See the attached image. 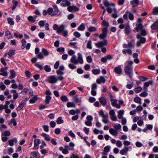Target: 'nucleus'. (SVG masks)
Returning <instances> with one entry per match:
<instances>
[{
  "mask_svg": "<svg viewBox=\"0 0 158 158\" xmlns=\"http://www.w3.org/2000/svg\"><path fill=\"white\" fill-rule=\"evenodd\" d=\"M44 130L46 132H48L49 131V127L48 126L46 125H44L43 126Z\"/></svg>",
  "mask_w": 158,
  "mask_h": 158,
  "instance_id": "obj_60",
  "label": "nucleus"
},
{
  "mask_svg": "<svg viewBox=\"0 0 158 158\" xmlns=\"http://www.w3.org/2000/svg\"><path fill=\"white\" fill-rule=\"evenodd\" d=\"M133 69L132 67L129 66H126L124 68V70L125 74L128 76L130 78L132 77L133 75Z\"/></svg>",
  "mask_w": 158,
  "mask_h": 158,
  "instance_id": "obj_2",
  "label": "nucleus"
},
{
  "mask_svg": "<svg viewBox=\"0 0 158 158\" xmlns=\"http://www.w3.org/2000/svg\"><path fill=\"white\" fill-rule=\"evenodd\" d=\"M92 72L94 74L96 75L100 73V70L99 69H93L92 70Z\"/></svg>",
  "mask_w": 158,
  "mask_h": 158,
  "instance_id": "obj_26",
  "label": "nucleus"
},
{
  "mask_svg": "<svg viewBox=\"0 0 158 158\" xmlns=\"http://www.w3.org/2000/svg\"><path fill=\"white\" fill-rule=\"evenodd\" d=\"M110 146H106L104 148V152H108L110 151Z\"/></svg>",
  "mask_w": 158,
  "mask_h": 158,
  "instance_id": "obj_58",
  "label": "nucleus"
},
{
  "mask_svg": "<svg viewBox=\"0 0 158 158\" xmlns=\"http://www.w3.org/2000/svg\"><path fill=\"white\" fill-rule=\"evenodd\" d=\"M65 3L61 2L60 5L61 6L63 7H66L69 6L70 5V2L69 1H64Z\"/></svg>",
  "mask_w": 158,
  "mask_h": 158,
  "instance_id": "obj_24",
  "label": "nucleus"
},
{
  "mask_svg": "<svg viewBox=\"0 0 158 158\" xmlns=\"http://www.w3.org/2000/svg\"><path fill=\"white\" fill-rule=\"evenodd\" d=\"M102 25L104 26L105 27L102 28H106V30H108V28L109 26V24L108 22H106L105 20H103L102 23Z\"/></svg>",
  "mask_w": 158,
  "mask_h": 158,
  "instance_id": "obj_19",
  "label": "nucleus"
},
{
  "mask_svg": "<svg viewBox=\"0 0 158 158\" xmlns=\"http://www.w3.org/2000/svg\"><path fill=\"white\" fill-rule=\"evenodd\" d=\"M10 78L11 79H13L15 77L16 74L14 70L13 69H11L10 70Z\"/></svg>",
  "mask_w": 158,
  "mask_h": 158,
  "instance_id": "obj_27",
  "label": "nucleus"
},
{
  "mask_svg": "<svg viewBox=\"0 0 158 158\" xmlns=\"http://www.w3.org/2000/svg\"><path fill=\"white\" fill-rule=\"evenodd\" d=\"M128 151V148L125 147L123 149L121 150L120 151V153L122 155H124L126 152Z\"/></svg>",
  "mask_w": 158,
  "mask_h": 158,
  "instance_id": "obj_21",
  "label": "nucleus"
},
{
  "mask_svg": "<svg viewBox=\"0 0 158 158\" xmlns=\"http://www.w3.org/2000/svg\"><path fill=\"white\" fill-rule=\"evenodd\" d=\"M114 127L115 130H117L118 131L121 128V126L120 124L118 123L115 124L114 126Z\"/></svg>",
  "mask_w": 158,
  "mask_h": 158,
  "instance_id": "obj_40",
  "label": "nucleus"
},
{
  "mask_svg": "<svg viewBox=\"0 0 158 158\" xmlns=\"http://www.w3.org/2000/svg\"><path fill=\"white\" fill-rule=\"evenodd\" d=\"M37 99V96H35L32 98L30 99L29 101L31 103H34Z\"/></svg>",
  "mask_w": 158,
  "mask_h": 158,
  "instance_id": "obj_32",
  "label": "nucleus"
},
{
  "mask_svg": "<svg viewBox=\"0 0 158 158\" xmlns=\"http://www.w3.org/2000/svg\"><path fill=\"white\" fill-rule=\"evenodd\" d=\"M142 90V88L140 86H139L135 88L134 89L135 92L136 93H138Z\"/></svg>",
  "mask_w": 158,
  "mask_h": 158,
  "instance_id": "obj_43",
  "label": "nucleus"
},
{
  "mask_svg": "<svg viewBox=\"0 0 158 158\" xmlns=\"http://www.w3.org/2000/svg\"><path fill=\"white\" fill-rule=\"evenodd\" d=\"M148 93L145 91H143L142 92L139 94L140 96L143 97H145L146 96H148Z\"/></svg>",
  "mask_w": 158,
  "mask_h": 158,
  "instance_id": "obj_54",
  "label": "nucleus"
},
{
  "mask_svg": "<svg viewBox=\"0 0 158 158\" xmlns=\"http://www.w3.org/2000/svg\"><path fill=\"white\" fill-rule=\"evenodd\" d=\"M152 14L154 15H158V7H155L153 9Z\"/></svg>",
  "mask_w": 158,
  "mask_h": 158,
  "instance_id": "obj_34",
  "label": "nucleus"
},
{
  "mask_svg": "<svg viewBox=\"0 0 158 158\" xmlns=\"http://www.w3.org/2000/svg\"><path fill=\"white\" fill-rule=\"evenodd\" d=\"M77 72L78 74H81L83 73L84 71L81 68H79L77 69Z\"/></svg>",
  "mask_w": 158,
  "mask_h": 158,
  "instance_id": "obj_62",
  "label": "nucleus"
},
{
  "mask_svg": "<svg viewBox=\"0 0 158 158\" xmlns=\"http://www.w3.org/2000/svg\"><path fill=\"white\" fill-rule=\"evenodd\" d=\"M85 29V27L84 23L81 24L77 28V30L79 31H83Z\"/></svg>",
  "mask_w": 158,
  "mask_h": 158,
  "instance_id": "obj_28",
  "label": "nucleus"
},
{
  "mask_svg": "<svg viewBox=\"0 0 158 158\" xmlns=\"http://www.w3.org/2000/svg\"><path fill=\"white\" fill-rule=\"evenodd\" d=\"M102 32L98 35V37L100 39L104 40L107 36L108 30L106 28H102Z\"/></svg>",
  "mask_w": 158,
  "mask_h": 158,
  "instance_id": "obj_5",
  "label": "nucleus"
},
{
  "mask_svg": "<svg viewBox=\"0 0 158 158\" xmlns=\"http://www.w3.org/2000/svg\"><path fill=\"white\" fill-rule=\"evenodd\" d=\"M73 35L77 38H79L81 36L80 34L78 31H75L73 33Z\"/></svg>",
  "mask_w": 158,
  "mask_h": 158,
  "instance_id": "obj_57",
  "label": "nucleus"
},
{
  "mask_svg": "<svg viewBox=\"0 0 158 158\" xmlns=\"http://www.w3.org/2000/svg\"><path fill=\"white\" fill-rule=\"evenodd\" d=\"M46 81L50 83L54 84L57 82V79L56 77L55 76L51 75L48 77Z\"/></svg>",
  "mask_w": 158,
  "mask_h": 158,
  "instance_id": "obj_4",
  "label": "nucleus"
},
{
  "mask_svg": "<svg viewBox=\"0 0 158 158\" xmlns=\"http://www.w3.org/2000/svg\"><path fill=\"white\" fill-rule=\"evenodd\" d=\"M99 114L100 116H102L104 118H106L108 116V113H107L106 114H105L103 110H101L99 111Z\"/></svg>",
  "mask_w": 158,
  "mask_h": 158,
  "instance_id": "obj_30",
  "label": "nucleus"
},
{
  "mask_svg": "<svg viewBox=\"0 0 158 158\" xmlns=\"http://www.w3.org/2000/svg\"><path fill=\"white\" fill-rule=\"evenodd\" d=\"M110 102H111V105L114 107H115V106L117 104V100L116 99H111L110 100Z\"/></svg>",
  "mask_w": 158,
  "mask_h": 158,
  "instance_id": "obj_37",
  "label": "nucleus"
},
{
  "mask_svg": "<svg viewBox=\"0 0 158 158\" xmlns=\"http://www.w3.org/2000/svg\"><path fill=\"white\" fill-rule=\"evenodd\" d=\"M148 34V32L145 30L143 29L141 30V35L142 36H146Z\"/></svg>",
  "mask_w": 158,
  "mask_h": 158,
  "instance_id": "obj_45",
  "label": "nucleus"
},
{
  "mask_svg": "<svg viewBox=\"0 0 158 158\" xmlns=\"http://www.w3.org/2000/svg\"><path fill=\"white\" fill-rule=\"evenodd\" d=\"M153 83V81L152 80H150L148 82H145L144 84L143 89H147L150 85H152Z\"/></svg>",
  "mask_w": 158,
  "mask_h": 158,
  "instance_id": "obj_15",
  "label": "nucleus"
},
{
  "mask_svg": "<svg viewBox=\"0 0 158 158\" xmlns=\"http://www.w3.org/2000/svg\"><path fill=\"white\" fill-rule=\"evenodd\" d=\"M92 41L91 40H89L88 41L86 47L87 48L89 49H91L92 47L91 46Z\"/></svg>",
  "mask_w": 158,
  "mask_h": 158,
  "instance_id": "obj_44",
  "label": "nucleus"
},
{
  "mask_svg": "<svg viewBox=\"0 0 158 158\" xmlns=\"http://www.w3.org/2000/svg\"><path fill=\"white\" fill-rule=\"evenodd\" d=\"M69 67L71 69H74L76 68V67L74 64H69L68 65Z\"/></svg>",
  "mask_w": 158,
  "mask_h": 158,
  "instance_id": "obj_61",
  "label": "nucleus"
},
{
  "mask_svg": "<svg viewBox=\"0 0 158 158\" xmlns=\"http://www.w3.org/2000/svg\"><path fill=\"white\" fill-rule=\"evenodd\" d=\"M42 136L44 138V139L47 141H50L51 140V137L49 135L45 133H43L42 134Z\"/></svg>",
  "mask_w": 158,
  "mask_h": 158,
  "instance_id": "obj_17",
  "label": "nucleus"
},
{
  "mask_svg": "<svg viewBox=\"0 0 158 158\" xmlns=\"http://www.w3.org/2000/svg\"><path fill=\"white\" fill-rule=\"evenodd\" d=\"M47 12L48 14L51 15L52 16V15L53 13V9L51 7L48 8L47 10Z\"/></svg>",
  "mask_w": 158,
  "mask_h": 158,
  "instance_id": "obj_47",
  "label": "nucleus"
},
{
  "mask_svg": "<svg viewBox=\"0 0 158 158\" xmlns=\"http://www.w3.org/2000/svg\"><path fill=\"white\" fill-rule=\"evenodd\" d=\"M78 56L77 58V61L78 62H79L80 64H82L83 62V61L82 59V55L80 53H78L77 54Z\"/></svg>",
  "mask_w": 158,
  "mask_h": 158,
  "instance_id": "obj_20",
  "label": "nucleus"
},
{
  "mask_svg": "<svg viewBox=\"0 0 158 158\" xmlns=\"http://www.w3.org/2000/svg\"><path fill=\"white\" fill-rule=\"evenodd\" d=\"M114 71L116 74H120L122 72V69L118 66L116 67L114 69Z\"/></svg>",
  "mask_w": 158,
  "mask_h": 158,
  "instance_id": "obj_14",
  "label": "nucleus"
},
{
  "mask_svg": "<svg viewBox=\"0 0 158 158\" xmlns=\"http://www.w3.org/2000/svg\"><path fill=\"white\" fill-rule=\"evenodd\" d=\"M116 145L118 147L120 148L122 146V143L121 141L118 140L116 143Z\"/></svg>",
  "mask_w": 158,
  "mask_h": 158,
  "instance_id": "obj_59",
  "label": "nucleus"
},
{
  "mask_svg": "<svg viewBox=\"0 0 158 158\" xmlns=\"http://www.w3.org/2000/svg\"><path fill=\"white\" fill-rule=\"evenodd\" d=\"M126 13L128 14L129 19L131 20H133L134 19V16L132 13L130 11H127L126 12Z\"/></svg>",
  "mask_w": 158,
  "mask_h": 158,
  "instance_id": "obj_23",
  "label": "nucleus"
},
{
  "mask_svg": "<svg viewBox=\"0 0 158 158\" xmlns=\"http://www.w3.org/2000/svg\"><path fill=\"white\" fill-rule=\"evenodd\" d=\"M14 142L15 143L17 142V140L16 138H14L13 139L9 140L8 141V143L9 145L11 146H12L14 145Z\"/></svg>",
  "mask_w": 158,
  "mask_h": 158,
  "instance_id": "obj_13",
  "label": "nucleus"
},
{
  "mask_svg": "<svg viewBox=\"0 0 158 158\" xmlns=\"http://www.w3.org/2000/svg\"><path fill=\"white\" fill-rule=\"evenodd\" d=\"M141 98L138 97L135 98L134 99V102L137 103H139L140 104H141Z\"/></svg>",
  "mask_w": 158,
  "mask_h": 158,
  "instance_id": "obj_29",
  "label": "nucleus"
},
{
  "mask_svg": "<svg viewBox=\"0 0 158 158\" xmlns=\"http://www.w3.org/2000/svg\"><path fill=\"white\" fill-rule=\"evenodd\" d=\"M66 105L68 107H74L75 106V105L74 103L70 102H68Z\"/></svg>",
  "mask_w": 158,
  "mask_h": 158,
  "instance_id": "obj_39",
  "label": "nucleus"
},
{
  "mask_svg": "<svg viewBox=\"0 0 158 158\" xmlns=\"http://www.w3.org/2000/svg\"><path fill=\"white\" fill-rule=\"evenodd\" d=\"M104 5L107 7L110 6V3L107 0H104L103 2Z\"/></svg>",
  "mask_w": 158,
  "mask_h": 158,
  "instance_id": "obj_49",
  "label": "nucleus"
},
{
  "mask_svg": "<svg viewBox=\"0 0 158 158\" xmlns=\"http://www.w3.org/2000/svg\"><path fill=\"white\" fill-rule=\"evenodd\" d=\"M53 7L54 10H53V13L52 15V16H54L58 15L59 11V9L56 5H53Z\"/></svg>",
  "mask_w": 158,
  "mask_h": 158,
  "instance_id": "obj_10",
  "label": "nucleus"
},
{
  "mask_svg": "<svg viewBox=\"0 0 158 158\" xmlns=\"http://www.w3.org/2000/svg\"><path fill=\"white\" fill-rule=\"evenodd\" d=\"M64 26L63 24L60 25L58 27L57 32L58 33H62L64 30Z\"/></svg>",
  "mask_w": 158,
  "mask_h": 158,
  "instance_id": "obj_16",
  "label": "nucleus"
},
{
  "mask_svg": "<svg viewBox=\"0 0 158 158\" xmlns=\"http://www.w3.org/2000/svg\"><path fill=\"white\" fill-rule=\"evenodd\" d=\"M10 123H12L14 126H15L17 125V123L15 118H13L10 120Z\"/></svg>",
  "mask_w": 158,
  "mask_h": 158,
  "instance_id": "obj_56",
  "label": "nucleus"
},
{
  "mask_svg": "<svg viewBox=\"0 0 158 158\" xmlns=\"http://www.w3.org/2000/svg\"><path fill=\"white\" fill-rule=\"evenodd\" d=\"M131 5L135 4L137 6L139 4V0H132L130 2Z\"/></svg>",
  "mask_w": 158,
  "mask_h": 158,
  "instance_id": "obj_41",
  "label": "nucleus"
},
{
  "mask_svg": "<svg viewBox=\"0 0 158 158\" xmlns=\"http://www.w3.org/2000/svg\"><path fill=\"white\" fill-rule=\"evenodd\" d=\"M15 49L10 50L8 52V56L10 57H11L12 55L15 54Z\"/></svg>",
  "mask_w": 158,
  "mask_h": 158,
  "instance_id": "obj_42",
  "label": "nucleus"
},
{
  "mask_svg": "<svg viewBox=\"0 0 158 158\" xmlns=\"http://www.w3.org/2000/svg\"><path fill=\"white\" fill-rule=\"evenodd\" d=\"M151 28L152 30L158 28V19H156V21L152 25Z\"/></svg>",
  "mask_w": 158,
  "mask_h": 158,
  "instance_id": "obj_12",
  "label": "nucleus"
},
{
  "mask_svg": "<svg viewBox=\"0 0 158 158\" xmlns=\"http://www.w3.org/2000/svg\"><path fill=\"white\" fill-rule=\"evenodd\" d=\"M60 99L63 102H66L68 101V99L67 97V96L65 95H64L62 96L60 98Z\"/></svg>",
  "mask_w": 158,
  "mask_h": 158,
  "instance_id": "obj_35",
  "label": "nucleus"
},
{
  "mask_svg": "<svg viewBox=\"0 0 158 158\" xmlns=\"http://www.w3.org/2000/svg\"><path fill=\"white\" fill-rule=\"evenodd\" d=\"M136 28H138L140 31L143 29V26L141 23H139L136 24Z\"/></svg>",
  "mask_w": 158,
  "mask_h": 158,
  "instance_id": "obj_36",
  "label": "nucleus"
},
{
  "mask_svg": "<svg viewBox=\"0 0 158 158\" xmlns=\"http://www.w3.org/2000/svg\"><path fill=\"white\" fill-rule=\"evenodd\" d=\"M96 82L98 84H100L102 83H104L106 81V79L102 76H100L99 78L96 80Z\"/></svg>",
  "mask_w": 158,
  "mask_h": 158,
  "instance_id": "obj_7",
  "label": "nucleus"
},
{
  "mask_svg": "<svg viewBox=\"0 0 158 158\" xmlns=\"http://www.w3.org/2000/svg\"><path fill=\"white\" fill-rule=\"evenodd\" d=\"M96 28L94 27L91 26L89 27L88 30L90 32L95 31L96 30Z\"/></svg>",
  "mask_w": 158,
  "mask_h": 158,
  "instance_id": "obj_50",
  "label": "nucleus"
},
{
  "mask_svg": "<svg viewBox=\"0 0 158 158\" xmlns=\"http://www.w3.org/2000/svg\"><path fill=\"white\" fill-rule=\"evenodd\" d=\"M34 149H36L38 148L39 144L41 142L40 140L38 139H35L34 140Z\"/></svg>",
  "mask_w": 158,
  "mask_h": 158,
  "instance_id": "obj_6",
  "label": "nucleus"
},
{
  "mask_svg": "<svg viewBox=\"0 0 158 158\" xmlns=\"http://www.w3.org/2000/svg\"><path fill=\"white\" fill-rule=\"evenodd\" d=\"M45 98L46 99L45 100V102L46 104H49L50 101L51 99L52 98L50 96H46Z\"/></svg>",
  "mask_w": 158,
  "mask_h": 158,
  "instance_id": "obj_33",
  "label": "nucleus"
},
{
  "mask_svg": "<svg viewBox=\"0 0 158 158\" xmlns=\"http://www.w3.org/2000/svg\"><path fill=\"white\" fill-rule=\"evenodd\" d=\"M139 79L142 81H144L147 80L148 79V78L140 76L139 77Z\"/></svg>",
  "mask_w": 158,
  "mask_h": 158,
  "instance_id": "obj_46",
  "label": "nucleus"
},
{
  "mask_svg": "<svg viewBox=\"0 0 158 158\" xmlns=\"http://www.w3.org/2000/svg\"><path fill=\"white\" fill-rule=\"evenodd\" d=\"M108 44V41L106 39H104L103 41H100L98 43H96L95 44L97 48L102 47L106 46Z\"/></svg>",
  "mask_w": 158,
  "mask_h": 158,
  "instance_id": "obj_3",
  "label": "nucleus"
},
{
  "mask_svg": "<svg viewBox=\"0 0 158 158\" xmlns=\"http://www.w3.org/2000/svg\"><path fill=\"white\" fill-rule=\"evenodd\" d=\"M7 20L8 23L11 25H14L15 22L13 20V19L12 18H8L7 19Z\"/></svg>",
  "mask_w": 158,
  "mask_h": 158,
  "instance_id": "obj_31",
  "label": "nucleus"
},
{
  "mask_svg": "<svg viewBox=\"0 0 158 158\" xmlns=\"http://www.w3.org/2000/svg\"><path fill=\"white\" fill-rule=\"evenodd\" d=\"M86 59L87 62L88 63H90L92 61V59L90 56H88L86 58Z\"/></svg>",
  "mask_w": 158,
  "mask_h": 158,
  "instance_id": "obj_55",
  "label": "nucleus"
},
{
  "mask_svg": "<svg viewBox=\"0 0 158 158\" xmlns=\"http://www.w3.org/2000/svg\"><path fill=\"white\" fill-rule=\"evenodd\" d=\"M99 101L100 103L103 106L106 105L107 103L106 99L105 98L102 97L99 98Z\"/></svg>",
  "mask_w": 158,
  "mask_h": 158,
  "instance_id": "obj_9",
  "label": "nucleus"
},
{
  "mask_svg": "<svg viewBox=\"0 0 158 158\" xmlns=\"http://www.w3.org/2000/svg\"><path fill=\"white\" fill-rule=\"evenodd\" d=\"M28 20L31 23H34L35 22V19L31 16H30L28 17Z\"/></svg>",
  "mask_w": 158,
  "mask_h": 158,
  "instance_id": "obj_52",
  "label": "nucleus"
},
{
  "mask_svg": "<svg viewBox=\"0 0 158 158\" xmlns=\"http://www.w3.org/2000/svg\"><path fill=\"white\" fill-rule=\"evenodd\" d=\"M114 13L112 14L111 16L114 18H116L118 16L117 15L116 10V9H114Z\"/></svg>",
  "mask_w": 158,
  "mask_h": 158,
  "instance_id": "obj_53",
  "label": "nucleus"
},
{
  "mask_svg": "<svg viewBox=\"0 0 158 158\" xmlns=\"http://www.w3.org/2000/svg\"><path fill=\"white\" fill-rule=\"evenodd\" d=\"M56 122L58 124H60L63 123L64 121L62 118L61 116L59 117L57 119Z\"/></svg>",
  "mask_w": 158,
  "mask_h": 158,
  "instance_id": "obj_38",
  "label": "nucleus"
},
{
  "mask_svg": "<svg viewBox=\"0 0 158 158\" xmlns=\"http://www.w3.org/2000/svg\"><path fill=\"white\" fill-rule=\"evenodd\" d=\"M42 51L44 56H47L49 55L48 51L44 48H43L42 49Z\"/></svg>",
  "mask_w": 158,
  "mask_h": 158,
  "instance_id": "obj_48",
  "label": "nucleus"
},
{
  "mask_svg": "<svg viewBox=\"0 0 158 158\" xmlns=\"http://www.w3.org/2000/svg\"><path fill=\"white\" fill-rule=\"evenodd\" d=\"M69 158H79V157L77 154L73 153Z\"/></svg>",
  "mask_w": 158,
  "mask_h": 158,
  "instance_id": "obj_64",
  "label": "nucleus"
},
{
  "mask_svg": "<svg viewBox=\"0 0 158 158\" xmlns=\"http://www.w3.org/2000/svg\"><path fill=\"white\" fill-rule=\"evenodd\" d=\"M44 69L47 72H50L51 70L50 67L48 65H46L45 66Z\"/></svg>",
  "mask_w": 158,
  "mask_h": 158,
  "instance_id": "obj_51",
  "label": "nucleus"
},
{
  "mask_svg": "<svg viewBox=\"0 0 158 158\" xmlns=\"http://www.w3.org/2000/svg\"><path fill=\"white\" fill-rule=\"evenodd\" d=\"M124 31L125 33L127 35H129L131 32V30L130 26L128 24H126V26H125V28Z\"/></svg>",
  "mask_w": 158,
  "mask_h": 158,
  "instance_id": "obj_8",
  "label": "nucleus"
},
{
  "mask_svg": "<svg viewBox=\"0 0 158 158\" xmlns=\"http://www.w3.org/2000/svg\"><path fill=\"white\" fill-rule=\"evenodd\" d=\"M110 133L112 135L116 136L118 135V132L117 130L110 128L109 129Z\"/></svg>",
  "mask_w": 158,
  "mask_h": 158,
  "instance_id": "obj_11",
  "label": "nucleus"
},
{
  "mask_svg": "<svg viewBox=\"0 0 158 158\" xmlns=\"http://www.w3.org/2000/svg\"><path fill=\"white\" fill-rule=\"evenodd\" d=\"M31 154L35 158H39L40 154L38 152L36 151L32 152L31 153Z\"/></svg>",
  "mask_w": 158,
  "mask_h": 158,
  "instance_id": "obj_18",
  "label": "nucleus"
},
{
  "mask_svg": "<svg viewBox=\"0 0 158 158\" xmlns=\"http://www.w3.org/2000/svg\"><path fill=\"white\" fill-rule=\"evenodd\" d=\"M5 35L6 38L8 39L12 38L11 32L8 30L6 31Z\"/></svg>",
  "mask_w": 158,
  "mask_h": 158,
  "instance_id": "obj_25",
  "label": "nucleus"
},
{
  "mask_svg": "<svg viewBox=\"0 0 158 158\" xmlns=\"http://www.w3.org/2000/svg\"><path fill=\"white\" fill-rule=\"evenodd\" d=\"M50 125L52 128L54 127L56 125V123L55 122L53 121H52L50 123Z\"/></svg>",
  "mask_w": 158,
  "mask_h": 158,
  "instance_id": "obj_63",
  "label": "nucleus"
},
{
  "mask_svg": "<svg viewBox=\"0 0 158 158\" xmlns=\"http://www.w3.org/2000/svg\"><path fill=\"white\" fill-rule=\"evenodd\" d=\"M136 38L138 39L139 40L136 43V46L137 47H140L141 44H144L146 42V38L143 37H142L140 34H138L136 36Z\"/></svg>",
  "mask_w": 158,
  "mask_h": 158,
  "instance_id": "obj_1",
  "label": "nucleus"
},
{
  "mask_svg": "<svg viewBox=\"0 0 158 158\" xmlns=\"http://www.w3.org/2000/svg\"><path fill=\"white\" fill-rule=\"evenodd\" d=\"M71 61L72 63L75 64H77L78 63V61L75 56H73L72 57L71 59Z\"/></svg>",
  "mask_w": 158,
  "mask_h": 158,
  "instance_id": "obj_22",
  "label": "nucleus"
}]
</instances>
